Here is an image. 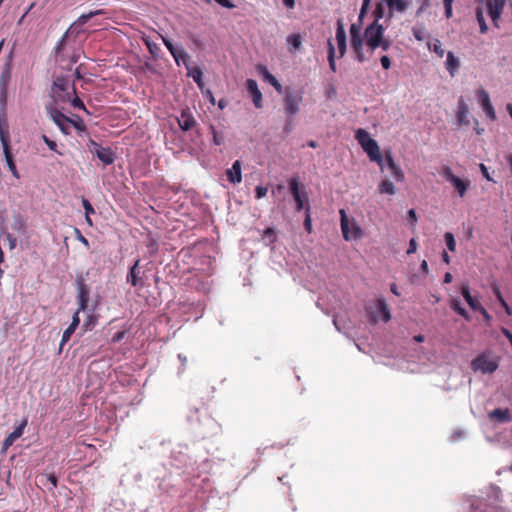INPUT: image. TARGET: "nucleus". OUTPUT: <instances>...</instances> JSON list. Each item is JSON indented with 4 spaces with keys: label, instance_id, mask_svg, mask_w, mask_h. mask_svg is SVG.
Segmentation results:
<instances>
[{
    "label": "nucleus",
    "instance_id": "54",
    "mask_svg": "<svg viewBox=\"0 0 512 512\" xmlns=\"http://www.w3.org/2000/svg\"><path fill=\"white\" fill-rule=\"evenodd\" d=\"M7 239L9 241L10 249H14L16 247V238H14L11 234H8Z\"/></svg>",
    "mask_w": 512,
    "mask_h": 512
},
{
    "label": "nucleus",
    "instance_id": "34",
    "mask_svg": "<svg viewBox=\"0 0 512 512\" xmlns=\"http://www.w3.org/2000/svg\"><path fill=\"white\" fill-rule=\"evenodd\" d=\"M428 48L437 54L438 57L442 58L444 56V49L440 40L435 39L433 43L428 44Z\"/></svg>",
    "mask_w": 512,
    "mask_h": 512
},
{
    "label": "nucleus",
    "instance_id": "50",
    "mask_svg": "<svg viewBox=\"0 0 512 512\" xmlns=\"http://www.w3.org/2000/svg\"><path fill=\"white\" fill-rule=\"evenodd\" d=\"M79 312L80 311H76L73 315V318H72V322L70 323V327H72L73 329L76 330V328L78 327L79 325V322H80V319H79Z\"/></svg>",
    "mask_w": 512,
    "mask_h": 512
},
{
    "label": "nucleus",
    "instance_id": "14",
    "mask_svg": "<svg viewBox=\"0 0 512 512\" xmlns=\"http://www.w3.org/2000/svg\"><path fill=\"white\" fill-rule=\"evenodd\" d=\"M383 158V167L387 166L392 177L398 181L402 182L404 180V173L401 168L395 163L391 151H385Z\"/></svg>",
    "mask_w": 512,
    "mask_h": 512
},
{
    "label": "nucleus",
    "instance_id": "19",
    "mask_svg": "<svg viewBox=\"0 0 512 512\" xmlns=\"http://www.w3.org/2000/svg\"><path fill=\"white\" fill-rule=\"evenodd\" d=\"M246 88L252 97L253 103L256 108H262V93L258 88V84L254 79H248L246 81Z\"/></svg>",
    "mask_w": 512,
    "mask_h": 512
},
{
    "label": "nucleus",
    "instance_id": "62",
    "mask_svg": "<svg viewBox=\"0 0 512 512\" xmlns=\"http://www.w3.org/2000/svg\"><path fill=\"white\" fill-rule=\"evenodd\" d=\"M480 168H481V171H482L484 177H486L488 180H491L490 177H489V174H488L486 166L484 164H481Z\"/></svg>",
    "mask_w": 512,
    "mask_h": 512
},
{
    "label": "nucleus",
    "instance_id": "64",
    "mask_svg": "<svg viewBox=\"0 0 512 512\" xmlns=\"http://www.w3.org/2000/svg\"><path fill=\"white\" fill-rule=\"evenodd\" d=\"M413 340L415 342L421 343L425 340V337L422 334H419V335L414 336Z\"/></svg>",
    "mask_w": 512,
    "mask_h": 512
},
{
    "label": "nucleus",
    "instance_id": "28",
    "mask_svg": "<svg viewBox=\"0 0 512 512\" xmlns=\"http://www.w3.org/2000/svg\"><path fill=\"white\" fill-rule=\"evenodd\" d=\"M492 291H493L494 295L496 296L497 300L499 301V303L501 304V306L505 309V312L508 315H512V310H511L510 306L507 304V302L505 301V299L503 298L500 288L498 287L497 284L492 285Z\"/></svg>",
    "mask_w": 512,
    "mask_h": 512
},
{
    "label": "nucleus",
    "instance_id": "36",
    "mask_svg": "<svg viewBox=\"0 0 512 512\" xmlns=\"http://www.w3.org/2000/svg\"><path fill=\"white\" fill-rule=\"evenodd\" d=\"M444 239H445L447 248L451 252H454L456 249V241H455L454 235L451 232H446L444 234Z\"/></svg>",
    "mask_w": 512,
    "mask_h": 512
},
{
    "label": "nucleus",
    "instance_id": "25",
    "mask_svg": "<svg viewBox=\"0 0 512 512\" xmlns=\"http://www.w3.org/2000/svg\"><path fill=\"white\" fill-rule=\"evenodd\" d=\"M461 294L472 310L476 311L481 308V304L471 296L468 285L462 286Z\"/></svg>",
    "mask_w": 512,
    "mask_h": 512
},
{
    "label": "nucleus",
    "instance_id": "39",
    "mask_svg": "<svg viewBox=\"0 0 512 512\" xmlns=\"http://www.w3.org/2000/svg\"><path fill=\"white\" fill-rule=\"evenodd\" d=\"M169 52L172 54V56L174 57V59L177 63H179V58H183V57L187 56V54L185 53V51L183 49H177L174 46L171 49H169Z\"/></svg>",
    "mask_w": 512,
    "mask_h": 512
},
{
    "label": "nucleus",
    "instance_id": "60",
    "mask_svg": "<svg viewBox=\"0 0 512 512\" xmlns=\"http://www.w3.org/2000/svg\"><path fill=\"white\" fill-rule=\"evenodd\" d=\"M284 5L287 8H293L295 6V0H283Z\"/></svg>",
    "mask_w": 512,
    "mask_h": 512
},
{
    "label": "nucleus",
    "instance_id": "42",
    "mask_svg": "<svg viewBox=\"0 0 512 512\" xmlns=\"http://www.w3.org/2000/svg\"><path fill=\"white\" fill-rule=\"evenodd\" d=\"M190 75L192 76L193 80L199 85H202V71L199 68H194Z\"/></svg>",
    "mask_w": 512,
    "mask_h": 512
},
{
    "label": "nucleus",
    "instance_id": "43",
    "mask_svg": "<svg viewBox=\"0 0 512 512\" xmlns=\"http://www.w3.org/2000/svg\"><path fill=\"white\" fill-rule=\"evenodd\" d=\"M82 205L85 210V216H88L95 212L93 206L87 199H85V198L82 199Z\"/></svg>",
    "mask_w": 512,
    "mask_h": 512
},
{
    "label": "nucleus",
    "instance_id": "11",
    "mask_svg": "<svg viewBox=\"0 0 512 512\" xmlns=\"http://www.w3.org/2000/svg\"><path fill=\"white\" fill-rule=\"evenodd\" d=\"M493 24L498 26V20L503 12L506 0H482Z\"/></svg>",
    "mask_w": 512,
    "mask_h": 512
},
{
    "label": "nucleus",
    "instance_id": "7",
    "mask_svg": "<svg viewBox=\"0 0 512 512\" xmlns=\"http://www.w3.org/2000/svg\"><path fill=\"white\" fill-rule=\"evenodd\" d=\"M88 147L90 152L96 156L104 165H111L114 162L115 155L111 148L102 147L92 139H90Z\"/></svg>",
    "mask_w": 512,
    "mask_h": 512
},
{
    "label": "nucleus",
    "instance_id": "3",
    "mask_svg": "<svg viewBox=\"0 0 512 512\" xmlns=\"http://www.w3.org/2000/svg\"><path fill=\"white\" fill-rule=\"evenodd\" d=\"M0 140H1L2 148H3V153H4L6 164L9 168V170L11 171L12 175L15 178L19 179L20 176H19L18 170L16 168V165H15V162L13 159V155L11 152L10 134H9V130H8V124H7V121L2 118H0Z\"/></svg>",
    "mask_w": 512,
    "mask_h": 512
},
{
    "label": "nucleus",
    "instance_id": "29",
    "mask_svg": "<svg viewBox=\"0 0 512 512\" xmlns=\"http://www.w3.org/2000/svg\"><path fill=\"white\" fill-rule=\"evenodd\" d=\"M327 46H328L327 59H328L329 67H330L331 71L336 72L337 69H336V63H335V47H334L331 39H328Z\"/></svg>",
    "mask_w": 512,
    "mask_h": 512
},
{
    "label": "nucleus",
    "instance_id": "30",
    "mask_svg": "<svg viewBox=\"0 0 512 512\" xmlns=\"http://www.w3.org/2000/svg\"><path fill=\"white\" fill-rule=\"evenodd\" d=\"M476 19L480 27V32L483 34L486 33L488 31V26L485 21L484 10L482 7L476 8Z\"/></svg>",
    "mask_w": 512,
    "mask_h": 512
},
{
    "label": "nucleus",
    "instance_id": "49",
    "mask_svg": "<svg viewBox=\"0 0 512 512\" xmlns=\"http://www.w3.org/2000/svg\"><path fill=\"white\" fill-rule=\"evenodd\" d=\"M71 104H72V106L74 108L85 110V105H84L83 101L79 97H75L72 100Z\"/></svg>",
    "mask_w": 512,
    "mask_h": 512
},
{
    "label": "nucleus",
    "instance_id": "58",
    "mask_svg": "<svg viewBox=\"0 0 512 512\" xmlns=\"http://www.w3.org/2000/svg\"><path fill=\"white\" fill-rule=\"evenodd\" d=\"M502 333L506 336V338L510 341L512 345V333L506 328L502 329Z\"/></svg>",
    "mask_w": 512,
    "mask_h": 512
},
{
    "label": "nucleus",
    "instance_id": "40",
    "mask_svg": "<svg viewBox=\"0 0 512 512\" xmlns=\"http://www.w3.org/2000/svg\"><path fill=\"white\" fill-rule=\"evenodd\" d=\"M392 46V40L384 37L379 44L376 45V49L380 48L382 51H388Z\"/></svg>",
    "mask_w": 512,
    "mask_h": 512
},
{
    "label": "nucleus",
    "instance_id": "37",
    "mask_svg": "<svg viewBox=\"0 0 512 512\" xmlns=\"http://www.w3.org/2000/svg\"><path fill=\"white\" fill-rule=\"evenodd\" d=\"M384 3H385V1H383V0L376 3V7L374 10V17H375L374 21H377V23H379V20L384 17V6H383Z\"/></svg>",
    "mask_w": 512,
    "mask_h": 512
},
{
    "label": "nucleus",
    "instance_id": "61",
    "mask_svg": "<svg viewBox=\"0 0 512 512\" xmlns=\"http://www.w3.org/2000/svg\"><path fill=\"white\" fill-rule=\"evenodd\" d=\"M442 260L446 263V264H450V256L448 255V253L446 251H443L442 253Z\"/></svg>",
    "mask_w": 512,
    "mask_h": 512
},
{
    "label": "nucleus",
    "instance_id": "51",
    "mask_svg": "<svg viewBox=\"0 0 512 512\" xmlns=\"http://www.w3.org/2000/svg\"><path fill=\"white\" fill-rule=\"evenodd\" d=\"M408 218H409L411 225L415 226L416 222H417V216H416V212L414 209H410L408 211Z\"/></svg>",
    "mask_w": 512,
    "mask_h": 512
},
{
    "label": "nucleus",
    "instance_id": "59",
    "mask_svg": "<svg viewBox=\"0 0 512 512\" xmlns=\"http://www.w3.org/2000/svg\"><path fill=\"white\" fill-rule=\"evenodd\" d=\"M368 8H364V6L361 7V10H360V14H359V18H358V22L357 23H360L362 22V19L366 13Z\"/></svg>",
    "mask_w": 512,
    "mask_h": 512
},
{
    "label": "nucleus",
    "instance_id": "56",
    "mask_svg": "<svg viewBox=\"0 0 512 512\" xmlns=\"http://www.w3.org/2000/svg\"><path fill=\"white\" fill-rule=\"evenodd\" d=\"M476 311H479L483 317L485 318V320L489 321L490 320V315L488 314V312L486 311V309L481 305V308L480 309H477Z\"/></svg>",
    "mask_w": 512,
    "mask_h": 512
},
{
    "label": "nucleus",
    "instance_id": "46",
    "mask_svg": "<svg viewBox=\"0 0 512 512\" xmlns=\"http://www.w3.org/2000/svg\"><path fill=\"white\" fill-rule=\"evenodd\" d=\"M42 139L45 142V144L49 147L50 150L56 151L57 144L55 141L49 139L46 135H43Z\"/></svg>",
    "mask_w": 512,
    "mask_h": 512
},
{
    "label": "nucleus",
    "instance_id": "53",
    "mask_svg": "<svg viewBox=\"0 0 512 512\" xmlns=\"http://www.w3.org/2000/svg\"><path fill=\"white\" fill-rule=\"evenodd\" d=\"M48 481L52 484L53 488L57 487L58 479L55 474L48 475Z\"/></svg>",
    "mask_w": 512,
    "mask_h": 512
},
{
    "label": "nucleus",
    "instance_id": "20",
    "mask_svg": "<svg viewBox=\"0 0 512 512\" xmlns=\"http://www.w3.org/2000/svg\"><path fill=\"white\" fill-rule=\"evenodd\" d=\"M196 121L193 117L192 113L189 109H184L181 112L180 117L178 118V124L180 128L184 131L190 130L194 125Z\"/></svg>",
    "mask_w": 512,
    "mask_h": 512
},
{
    "label": "nucleus",
    "instance_id": "31",
    "mask_svg": "<svg viewBox=\"0 0 512 512\" xmlns=\"http://www.w3.org/2000/svg\"><path fill=\"white\" fill-rule=\"evenodd\" d=\"M379 192L381 194H389L393 195L395 194V186L394 184L389 180H383L379 185Z\"/></svg>",
    "mask_w": 512,
    "mask_h": 512
},
{
    "label": "nucleus",
    "instance_id": "57",
    "mask_svg": "<svg viewBox=\"0 0 512 512\" xmlns=\"http://www.w3.org/2000/svg\"><path fill=\"white\" fill-rule=\"evenodd\" d=\"M420 269L425 273V274H428L429 272V268H428V263L426 260H423L420 264Z\"/></svg>",
    "mask_w": 512,
    "mask_h": 512
},
{
    "label": "nucleus",
    "instance_id": "10",
    "mask_svg": "<svg viewBox=\"0 0 512 512\" xmlns=\"http://www.w3.org/2000/svg\"><path fill=\"white\" fill-rule=\"evenodd\" d=\"M76 285L78 311H84L88 307V302L90 299V289L83 277H77Z\"/></svg>",
    "mask_w": 512,
    "mask_h": 512
},
{
    "label": "nucleus",
    "instance_id": "32",
    "mask_svg": "<svg viewBox=\"0 0 512 512\" xmlns=\"http://www.w3.org/2000/svg\"><path fill=\"white\" fill-rule=\"evenodd\" d=\"M450 307L455 311L457 312L459 315H461L462 317H464L465 319H469V314L468 312L461 306L460 304V301L457 300V299H454L451 301V304H450Z\"/></svg>",
    "mask_w": 512,
    "mask_h": 512
},
{
    "label": "nucleus",
    "instance_id": "38",
    "mask_svg": "<svg viewBox=\"0 0 512 512\" xmlns=\"http://www.w3.org/2000/svg\"><path fill=\"white\" fill-rule=\"evenodd\" d=\"M304 228L307 231V233H312V220L310 215V205H306V213H305V219H304Z\"/></svg>",
    "mask_w": 512,
    "mask_h": 512
},
{
    "label": "nucleus",
    "instance_id": "45",
    "mask_svg": "<svg viewBox=\"0 0 512 512\" xmlns=\"http://www.w3.org/2000/svg\"><path fill=\"white\" fill-rule=\"evenodd\" d=\"M267 191H268L267 187H264V186H260V185H259V186H257V187H256V189H255V197H256L257 199H261V198H263L264 196H266Z\"/></svg>",
    "mask_w": 512,
    "mask_h": 512
},
{
    "label": "nucleus",
    "instance_id": "15",
    "mask_svg": "<svg viewBox=\"0 0 512 512\" xmlns=\"http://www.w3.org/2000/svg\"><path fill=\"white\" fill-rule=\"evenodd\" d=\"M27 423V418H24L22 422L14 429V431L5 437L1 448L2 453H6L9 447L12 446L13 443L23 435Z\"/></svg>",
    "mask_w": 512,
    "mask_h": 512
},
{
    "label": "nucleus",
    "instance_id": "48",
    "mask_svg": "<svg viewBox=\"0 0 512 512\" xmlns=\"http://www.w3.org/2000/svg\"><path fill=\"white\" fill-rule=\"evenodd\" d=\"M417 250V241L415 238L410 239L407 254H413Z\"/></svg>",
    "mask_w": 512,
    "mask_h": 512
},
{
    "label": "nucleus",
    "instance_id": "17",
    "mask_svg": "<svg viewBox=\"0 0 512 512\" xmlns=\"http://www.w3.org/2000/svg\"><path fill=\"white\" fill-rule=\"evenodd\" d=\"M49 113L52 120L59 127V129L64 134H68L70 124L72 123L70 118L65 116L62 112L58 111L57 109H51Z\"/></svg>",
    "mask_w": 512,
    "mask_h": 512
},
{
    "label": "nucleus",
    "instance_id": "1",
    "mask_svg": "<svg viewBox=\"0 0 512 512\" xmlns=\"http://www.w3.org/2000/svg\"><path fill=\"white\" fill-rule=\"evenodd\" d=\"M384 27L373 21L369 24L363 35L361 34L360 23H352L350 26V46L354 54V59L363 63L375 52L376 45L385 37Z\"/></svg>",
    "mask_w": 512,
    "mask_h": 512
},
{
    "label": "nucleus",
    "instance_id": "41",
    "mask_svg": "<svg viewBox=\"0 0 512 512\" xmlns=\"http://www.w3.org/2000/svg\"><path fill=\"white\" fill-rule=\"evenodd\" d=\"M75 332V329H73L72 327L68 326L65 331L63 332L62 334V339H61V343H60V347L62 348L63 345L70 339L71 335Z\"/></svg>",
    "mask_w": 512,
    "mask_h": 512
},
{
    "label": "nucleus",
    "instance_id": "26",
    "mask_svg": "<svg viewBox=\"0 0 512 512\" xmlns=\"http://www.w3.org/2000/svg\"><path fill=\"white\" fill-rule=\"evenodd\" d=\"M260 72L262 73L265 80H267L279 93L282 92V85L279 81L267 70L266 67H261Z\"/></svg>",
    "mask_w": 512,
    "mask_h": 512
},
{
    "label": "nucleus",
    "instance_id": "55",
    "mask_svg": "<svg viewBox=\"0 0 512 512\" xmlns=\"http://www.w3.org/2000/svg\"><path fill=\"white\" fill-rule=\"evenodd\" d=\"M124 335H125V332H123V331L117 332V333L113 336V341H114V342H119V341H121V340L124 338Z\"/></svg>",
    "mask_w": 512,
    "mask_h": 512
},
{
    "label": "nucleus",
    "instance_id": "4",
    "mask_svg": "<svg viewBox=\"0 0 512 512\" xmlns=\"http://www.w3.org/2000/svg\"><path fill=\"white\" fill-rule=\"evenodd\" d=\"M339 214L343 238L346 241L357 240L361 238L362 230L358 223L354 219L350 221L344 209H341Z\"/></svg>",
    "mask_w": 512,
    "mask_h": 512
},
{
    "label": "nucleus",
    "instance_id": "13",
    "mask_svg": "<svg viewBox=\"0 0 512 512\" xmlns=\"http://www.w3.org/2000/svg\"><path fill=\"white\" fill-rule=\"evenodd\" d=\"M143 274L142 268L140 266V259H137L134 264L130 267L129 272L126 277V281L130 283L133 287H143Z\"/></svg>",
    "mask_w": 512,
    "mask_h": 512
},
{
    "label": "nucleus",
    "instance_id": "35",
    "mask_svg": "<svg viewBox=\"0 0 512 512\" xmlns=\"http://www.w3.org/2000/svg\"><path fill=\"white\" fill-rule=\"evenodd\" d=\"M287 43L292 46L294 50L301 47L302 40L299 34H291L287 37Z\"/></svg>",
    "mask_w": 512,
    "mask_h": 512
},
{
    "label": "nucleus",
    "instance_id": "9",
    "mask_svg": "<svg viewBox=\"0 0 512 512\" xmlns=\"http://www.w3.org/2000/svg\"><path fill=\"white\" fill-rule=\"evenodd\" d=\"M472 369L481 371L482 373H493L498 368V363L490 359L488 356L482 354L476 357L471 363Z\"/></svg>",
    "mask_w": 512,
    "mask_h": 512
},
{
    "label": "nucleus",
    "instance_id": "12",
    "mask_svg": "<svg viewBox=\"0 0 512 512\" xmlns=\"http://www.w3.org/2000/svg\"><path fill=\"white\" fill-rule=\"evenodd\" d=\"M302 102V95L287 89L284 97V109L286 114L294 115L299 111V105Z\"/></svg>",
    "mask_w": 512,
    "mask_h": 512
},
{
    "label": "nucleus",
    "instance_id": "2",
    "mask_svg": "<svg viewBox=\"0 0 512 512\" xmlns=\"http://www.w3.org/2000/svg\"><path fill=\"white\" fill-rule=\"evenodd\" d=\"M355 138L362 147V149L367 153L369 159L373 162H376L383 170V158L380 153L378 143L370 137L369 133L366 130L362 128H359L356 131Z\"/></svg>",
    "mask_w": 512,
    "mask_h": 512
},
{
    "label": "nucleus",
    "instance_id": "47",
    "mask_svg": "<svg viewBox=\"0 0 512 512\" xmlns=\"http://www.w3.org/2000/svg\"><path fill=\"white\" fill-rule=\"evenodd\" d=\"M380 62H381V65H382L383 69H385V70L390 69V67H391V60H390V58L387 55H383L380 58Z\"/></svg>",
    "mask_w": 512,
    "mask_h": 512
},
{
    "label": "nucleus",
    "instance_id": "16",
    "mask_svg": "<svg viewBox=\"0 0 512 512\" xmlns=\"http://www.w3.org/2000/svg\"><path fill=\"white\" fill-rule=\"evenodd\" d=\"M336 24V41L338 46L339 57L342 58L347 51L346 32L344 29L342 19H339Z\"/></svg>",
    "mask_w": 512,
    "mask_h": 512
},
{
    "label": "nucleus",
    "instance_id": "5",
    "mask_svg": "<svg viewBox=\"0 0 512 512\" xmlns=\"http://www.w3.org/2000/svg\"><path fill=\"white\" fill-rule=\"evenodd\" d=\"M441 176L455 188L459 197L463 198L471 186L469 179H462L456 176L449 166H444L440 172Z\"/></svg>",
    "mask_w": 512,
    "mask_h": 512
},
{
    "label": "nucleus",
    "instance_id": "27",
    "mask_svg": "<svg viewBox=\"0 0 512 512\" xmlns=\"http://www.w3.org/2000/svg\"><path fill=\"white\" fill-rule=\"evenodd\" d=\"M376 306L382 315L383 321L388 322L391 319V315H390V311H389V308L387 306L385 299H383V298L378 299Z\"/></svg>",
    "mask_w": 512,
    "mask_h": 512
},
{
    "label": "nucleus",
    "instance_id": "23",
    "mask_svg": "<svg viewBox=\"0 0 512 512\" xmlns=\"http://www.w3.org/2000/svg\"><path fill=\"white\" fill-rule=\"evenodd\" d=\"M445 67H446V69L449 72L451 77L455 76L457 70L460 67L459 59L451 51H449L447 53V59H446V62H445Z\"/></svg>",
    "mask_w": 512,
    "mask_h": 512
},
{
    "label": "nucleus",
    "instance_id": "8",
    "mask_svg": "<svg viewBox=\"0 0 512 512\" xmlns=\"http://www.w3.org/2000/svg\"><path fill=\"white\" fill-rule=\"evenodd\" d=\"M288 184H289V190L295 200V203H296V210L297 211H300V210H305L306 211V205L309 204L308 203V195L306 193V191H300L299 189V178L296 176V177H292L291 179H289L288 181Z\"/></svg>",
    "mask_w": 512,
    "mask_h": 512
},
{
    "label": "nucleus",
    "instance_id": "18",
    "mask_svg": "<svg viewBox=\"0 0 512 512\" xmlns=\"http://www.w3.org/2000/svg\"><path fill=\"white\" fill-rule=\"evenodd\" d=\"M477 95H478L479 102H480L484 112L486 113V115L491 120H496V113L491 104L490 97H489V94L487 93V91H485L484 89H480L477 91Z\"/></svg>",
    "mask_w": 512,
    "mask_h": 512
},
{
    "label": "nucleus",
    "instance_id": "22",
    "mask_svg": "<svg viewBox=\"0 0 512 512\" xmlns=\"http://www.w3.org/2000/svg\"><path fill=\"white\" fill-rule=\"evenodd\" d=\"M468 115H469V108H468L467 104L465 103V101L463 99H460L459 103H458L457 114H456L458 124L459 125H468L469 124Z\"/></svg>",
    "mask_w": 512,
    "mask_h": 512
},
{
    "label": "nucleus",
    "instance_id": "24",
    "mask_svg": "<svg viewBox=\"0 0 512 512\" xmlns=\"http://www.w3.org/2000/svg\"><path fill=\"white\" fill-rule=\"evenodd\" d=\"M491 420H496L501 423H507L511 420L510 412L508 409L496 408L489 413Z\"/></svg>",
    "mask_w": 512,
    "mask_h": 512
},
{
    "label": "nucleus",
    "instance_id": "52",
    "mask_svg": "<svg viewBox=\"0 0 512 512\" xmlns=\"http://www.w3.org/2000/svg\"><path fill=\"white\" fill-rule=\"evenodd\" d=\"M214 1L217 2L219 5H221L222 7H225V8H232V7H234V5L229 0H214Z\"/></svg>",
    "mask_w": 512,
    "mask_h": 512
},
{
    "label": "nucleus",
    "instance_id": "6",
    "mask_svg": "<svg viewBox=\"0 0 512 512\" xmlns=\"http://www.w3.org/2000/svg\"><path fill=\"white\" fill-rule=\"evenodd\" d=\"M12 56L10 52L8 60L4 64L0 74V101L5 103L8 96V89L12 78Z\"/></svg>",
    "mask_w": 512,
    "mask_h": 512
},
{
    "label": "nucleus",
    "instance_id": "63",
    "mask_svg": "<svg viewBox=\"0 0 512 512\" xmlns=\"http://www.w3.org/2000/svg\"><path fill=\"white\" fill-rule=\"evenodd\" d=\"M505 159H506V162L509 165L510 171L512 173V153L506 155Z\"/></svg>",
    "mask_w": 512,
    "mask_h": 512
},
{
    "label": "nucleus",
    "instance_id": "21",
    "mask_svg": "<svg viewBox=\"0 0 512 512\" xmlns=\"http://www.w3.org/2000/svg\"><path fill=\"white\" fill-rule=\"evenodd\" d=\"M228 180L233 184H238L242 181L241 162L236 160L232 167L226 171Z\"/></svg>",
    "mask_w": 512,
    "mask_h": 512
},
{
    "label": "nucleus",
    "instance_id": "33",
    "mask_svg": "<svg viewBox=\"0 0 512 512\" xmlns=\"http://www.w3.org/2000/svg\"><path fill=\"white\" fill-rule=\"evenodd\" d=\"M101 14H104V11L103 10H96V11H91L87 14H82L78 20H77V23L79 25H84L86 24L91 18H93L94 16L96 15H101Z\"/></svg>",
    "mask_w": 512,
    "mask_h": 512
},
{
    "label": "nucleus",
    "instance_id": "44",
    "mask_svg": "<svg viewBox=\"0 0 512 512\" xmlns=\"http://www.w3.org/2000/svg\"><path fill=\"white\" fill-rule=\"evenodd\" d=\"M452 3L453 0H443L444 8H445V16L446 18L452 17Z\"/></svg>",
    "mask_w": 512,
    "mask_h": 512
}]
</instances>
